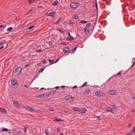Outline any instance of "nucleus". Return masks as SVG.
<instances>
[{
  "label": "nucleus",
  "mask_w": 135,
  "mask_h": 135,
  "mask_svg": "<svg viewBox=\"0 0 135 135\" xmlns=\"http://www.w3.org/2000/svg\"><path fill=\"white\" fill-rule=\"evenodd\" d=\"M65 100H69L70 101H71L74 100V98L70 95H68L65 97Z\"/></svg>",
  "instance_id": "1"
},
{
  "label": "nucleus",
  "mask_w": 135,
  "mask_h": 135,
  "mask_svg": "<svg viewBox=\"0 0 135 135\" xmlns=\"http://www.w3.org/2000/svg\"><path fill=\"white\" fill-rule=\"evenodd\" d=\"M95 95L98 97L100 96H103L104 95V94L102 92L100 91H97L95 93Z\"/></svg>",
  "instance_id": "2"
},
{
  "label": "nucleus",
  "mask_w": 135,
  "mask_h": 135,
  "mask_svg": "<svg viewBox=\"0 0 135 135\" xmlns=\"http://www.w3.org/2000/svg\"><path fill=\"white\" fill-rule=\"evenodd\" d=\"M77 4L75 3H72L70 4V7L73 8H75L77 7L78 6Z\"/></svg>",
  "instance_id": "3"
},
{
  "label": "nucleus",
  "mask_w": 135,
  "mask_h": 135,
  "mask_svg": "<svg viewBox=\"0 0 135 135\" xmlns=\"http://www.w3.org/2000/svg\"><path fill=\"white\" fill-rule=\"evenodd\" d=\"M22 70V68L21 67H18L16 70V72H18V74H17V75H19V74L20 73Z\"/></svg>",
  "instance_id": "4"
},
{
  "label": "nucleus",
  "mask_w": 135,
  "mask_h": 135,
  "mask_svg": "<svg viewBox=\"0 0 135 135\" xmlns=\"http://www.w3.org/2000/svg\"><path fill=\"white\" fill-rule=\"evenodd\" d=\"M13 103L16 107H19L20 105L18 102L16 100H14Z\"/></svg>",
  "instance_id": "5"
},
{
  "label": "nucleus",
  "mask_w": 135,
  "mask_h": 135,
  "mask_svg": "<svg viewBox=\"0 0 135 135\" xmlns=\"http://www.w3.org/2000/svg\"><path fill=\"white\" fill-rule=\"evenodd\" d=\"M0 112L3 114H6L7 113V110L1 108H0Z\"/></svg>",
  "instance_id": "6"
},
{
  "label": "nucleus",
  "mask_w": 135,
  "mask_h": 135,
  "mask_svg": "<svg viewBox=\"0 0 135 135\" xmlns=\"http://www.w3.org/2000/svg\"><path fill=\"white\" fill-rule=\"evenodd\" d=\"M27 107L29 110L31 112H35V110L32 107H30L29 106H27Z\"/></svg>",
  "instance_id": "7"
},
{
  "label": "nucleus",
  "mask_w": 135,
  "mask_h": 135,
  "mask_svg": "<svg viewBox=\"0 0 135 135\" xmlns=\"http://www.w3.org/2000/svg\"><path fill=\"white\" fill-rule=\"evenodd\" d=\"M108 93L110 94L113 95L116 93V91L114 90H110L109 91Z\"/></svg>",
  "instance_id": "8"
},
{
  "label": "nucleus",
  "mask_w": 135,
  "mask_h": 135,
  "mask_svg": "<svg viewBox=\"0 0 135 135\" xmlns=\"http://www.w3.org/2000/svg\"><path fill=\"white\" fill-rule=\"evenodd\" d=\"M17 82V80L15 79L12 80L11 82V84L13 85H15Z\"/></svg>",
  "instance_id": "9"
},
{
  "label": "nucleus",
  "mask_w": 135,
  "mask_h": 135,
  "mask_svg": "<svg viewBox=\"0 0 135 135\" xmlns=\"http://www.w3.org/2000/svg\"><path fill=\"white\" fill-rule=\"evenodd\" d=\"M55 12H50V13H48L47 14V15L48 16H53L54 14L56 13Z\"/></svg>",
  "instance_id": "10"
},
{
  "label": "nucleus",
  "mask_w": 135,
  "mask_h": 135,
  "mask_svg": "<svg viewBox=\"0 0 135 135\" xmlns=\"http://www.w3.org/2000/svg\"><path fill=\"white\" fill-rule=\"evenodd\" d=\"M84 31L85 34L87 35L89 33V31L88 28H84Z\"/></svg>",
  "instance_id": "11"
},
{
  "label": "nucleus",
  "mask_w": 135,
  "mask_h": 135,
  "mask_svg": "<svg viewBox=\"0 0 135 135\" xmlns=\"http://www.w3.org/2000/svg\"><path fill=\"white\" fill-rule=\"evenodd\" d=\"M107 110L108 111L111 112L112 113H114V110L110 108H108L107 109Z\"/></svg>",
  "instance_id": "12"
},
{
  "label": "nucleus",
  "mask_w": 135,
  "mask_h": 135,
  "mask_svg": "<svg viewBox=\"0 0 135 135\" xmlns=\"http://www.w3.org/2000/svg\"><path fill=\"white\" fill-rule=\"evenodd\" d=\"M69 51V49L68 47H65L64 50V52L67 53Z\"/></svg>",
  "instance_id": "13"
},
{
  "label": "nucleus",
  "mask_w": 135,
  "mask_h": 135,
  "mask_svg": "<svg viewBox=\"0 0 135 135\" xmlns=\"http://www.w3.org/2000/svg\"><path fill=\"white\" fill-rule=\"evenodd\" d=\"M59 2L58 1L56 0L53 3V5L54 6H56L58 4Z\"/></svg>",
  "instance_id": "14"
},
{
  "label": "nucleus",
  "mask_w": 135,
  "mask_h": 135,
  "mask_svg": "<svg viewBox=\"0 0 135 135\" xmlns=\"http://www.w3.org/2000/svg\"><path fill=\"white\" fill-rule=\"evenodd\" d=\"M61 20V18L60 17L59 18V19L56 21L54 23V24H58L60 22V21Z\"/></svg>",
  "instance_id": "15"
},
{
  "label": "nucleus",
  "mask_w": 135,
  "mask_h": 135,
  "mask_svg": "<svg viewBox=\"0 0 135 135\" xmlns=\"http://www.w3.org/2000/svg\"><path fill=\"white\" fill-rule=\"evenodd\" d=\"M121 71H120L116 74V76L118 77H120L121 76Z\"/></svg>",
  "instance_id": "16"
},
{
  "label": "nucleus",
  "mask_w": 135,
  "mask_h": 135,
  "mask_svg": "<svg viewBox=\"0 0 135 135\" xmlns=\"http://www.w3.org/2000/svg\"><path fill=\"white\" fill-rule=\"evenodd\" d=\"M74 40L73 38L72 37H71V38H69L68 37H67L66 38V40L67 41H70L73 40Z\"/></svg>",
  "instance_id": "17"
},
{
  "label": "nucleus",
  "mask_w": 135,
  "mask_h": 135,
  "mask_svg": "<svg viewBox=\"0 0 135 135\" xmlns=\"http://www.w3.org/2000/svg\"><path fill=\"white\" fill-rule=\"evenodd\" d=\"M45 95L44 94H42L41 95H38L37 96V97L38 98V97H45Z\"/></svg>",
  "instance_id": "18"
},
{
  "label": "nucleus",
  "mask_w": 135,
  "mask_h": 135,
  "mask_svg": "<svg viewBox=\"0 0 135 135\" xmlns=\"http://www.w3.org/2000/svg\"><path fill=\"white\" fill-rule=\"evenodd\" d=\"M6 40H3V41H2L1 42V45H3V44H5L6 42Z\"/></svg>",
  "instance_id": "19"
},
{
  "label": "nucleus",
  "mask_w": 135,
  "mask_h": 135,
  "mask_svg": "<svg viewBox=\"0 0 135 135\" xmlns=\"http://www.w3.org/2000/svg\"><path fill=\"white\" fill-rule=\"evenodd\" d=\"M90 90L89 89H88L84 92V93L85 94H88L90 92Z\"/></svg>",
  "instance_id": "20"
},
{
  "label": "nucleus",
  "mask_w": 135,
  "mask_h": 135,
  "mask_svg": "<svg viewBox=\"0 0 135 135\" xmlns=\"http://www.w3.org/2000/svg\"><path fill=\"white\" fill-rule=\"evenodd\" d=\"M72 109L75 111H80V110H79V108H73Z\"/></svg>",
  "instance_id": "21"
},
{
  "label": "nucleus",
  "mask_w": 135,
  "mask_h": 135,
  "mask_svg": "<svg viewBox=\"0 0 135 135\" xmlns=\"http://www.w3.org/2000/svg\"><path fill=\"white\" fill-rule=\"evenodd\" d=\"M35 0H28V2L30 4H31L35 1Z\"/></svg>",
  "instance_id": "22"
},
{
  "label": "nucleus",
  "mask_w": 135,
  "mask_h": 135,
  "mask_svg": "<svg viewBox=\"0 0 135 135\" xmlns=\"http://www.w3.org/2000/svg\"><path fill=\"white\" fill-rule=\"evenodd\" d=\"M87 21H84V20H82L80 22V23H87Z\"/></svg>",
  "instance_id": "23"
},
{
  "label": "nucleus",
  "mask_w": 135,
  "mask_h": 135,
  "mask_svg": "<svg viewBox=\"0 0 135 135\" xmlns=\"http://www.w3.org/2000/svg\"><path fill=\"white\" fill-rule=\"evenodd\" d=\"M86 110V109L85 108H84L82 110H81V111L83 113H84L85 112V111Z\"/></svg>",
  "instance_id": "24"
},
{
  "label": "nucleus",
  "mask_w": 135,
  "mask_h": 135,
  "mask_svg": "<svg viewBox=\"0 0 135 135\" xmlns=\"http://www.w3.org/2000/svg\"><path fill=\"white\" fill-rule=\"evenodd\" d=\"M8 131V129L6 128H4L3 129H2L1 131Z\"/></svg>",
  "instance_id": "25"
},
{
  "label": "nucleus",
  "mask_w": 135,
  "mask_h": 135,
  "mask_svg": "<svg viewBox=\"0 0 135 135\" xmlns=\"http://www.w3.org/2000/svg\"><path fill=\"white\" fill-rule=\"evenodd\" d=\"M45 69V68H41L39 71L38 72L39 73H42L43 71H44Z\"/></svg>",
  "instance_id": "26"
},
{
  "label": "nucleus",
  "mask_w": 135,
  "mask_h": 135,
  "mask_svg": "<svg viewBox=\"0 0 135 135\" xmlns=\"http://www.w3.org/2000/svg\"><path fill=\"white\" fill-rule=\"evenodd\" d=\"M90 23H88L86 25V27L85 28H89V27L90 26Z\"/></svg>",
  "instance_id": "27"
},
{
  "label": "nucleus",
  "mask_w": 135,
  "mask_h": 135,
  "mask_svg": "<svg viewBox=\"0 0 135 135\" xmlns=\"http://www.w3.org/2000/svg\"><path fill=\"white\" fill-rule=\"evenodd\" d=\"M12 29H13L12 27H10L8 28H7V30L9 31H10L12 30Z\"/></svg>",
  "instance_id": "28"
},
{
  "label": "nucleus",
  "mask_w": 135,
  "mask_h": 135,
  "mask_svg": "<svg viewBox=\"0 0 135 135\" xmlns=\"http://www.w3.org/2000/svg\"><path fill=\"white\" fill-rule=\"evenodd\" d=\"M77 46L76 47L74 48V49H73L72 50V52L73 53H74L75 52V51L77 49Z\"/></svg>",
  "instance_id": "29"
},
{
  "label": "nucleus",
  "mask_w": 135,
  "mask_h": 135,
  "mask_svg": "<svg viewBox=\"0 0 135 135\" xmlns=\"http://www.w3.org/2000/svg\"><path fill=\"white\" fill-rule=\"evenodd\" d=\"M87 83V82H85V83H84V84H83L81 86H82V87H83L85 86L86 85V84Z\"/></svg>",
  "instance_id": "30"
},
{
  "label": "nucleus",
  "mask_w": 135,
  "mask_h": 135,
  "mask_svg": "<svg viewBox=\"0 0 135 135\" xmlns=\"http://www.w3.org/2000/svg\"><path fill=\"white\" fill-rule=\"evenodd\" d=\"M34 27V26H32L29 27L28 28V29H27V30H31L32 29L33 27Z\"/></svg>",
  "instance_id": "31"
},
{
  "label": "nucleus",
  "mask_w": 135,
  "mask_h": 135,
  "mask_svg": "<svg viewBox=\"0 0 135 135\" xmlns=\"http://www.w3.org/2000/svg\"><path fill=\"white\" fill-rule=\"evenodd\" d=\"M74 18L75 19H77L78 18V16L77 15H75L74 16Z\"/></svg>",
  "instance_id": "32"
},
{
  "label": "nucleus",
  "mask_w": 135,
  "mask_h": 135,
  "mask_svg": "<svg viewBox=\"0 0 135 135\" xmlns=\"http://www.w3.org/2000/svg\"><path fill=\"white\" fill-rule=\"evenodd\" d=\"M61 44L64 45H66L67 44V43L66 42H63Z\"/></svg>",
  "instance_id": "33"
},
{
  "label": "nucleus",
  "mask_w": 135,
  "mask_h": 135,
  "mask_svg": "<svg viewBox=\"0 0 135 135\" xmlns=\"http://www.w3.org/2000/svg\"><path fill=\"white\" fill-rule=\"evenodd\" d=\"M32 11L31 10H30L29 11L27 12V14H31Z\"/></svg>",
  "instance_id": "34"
},
{
  "label": "nucleus",
  "mask_w": 135,
  "mask_h": 135,
  "mask_svg": "<svg viewBox=\"0 0 135 135\" xmlns=\"http://www.w3.org/2000/svg\"><path fill=\"white\" fill-rule=\"evenodd\" d=\"M69 24L71 25H73L74 24V23L73 22L70 21L69 22Z\"/></svg>",
  "instance_id": "35"
},
{
  "label": "nucleus",
  "mask_w": 135,
  "mask_h": 135,
  "mask_svg": "<svg viewBox=\"0 0 135 135\" xmlns=\"http://www.w3.org/2000/svg\"><path fill=\"white\" fill-rule=\"evenodd\" d=\"M59 30L60 31L61 33H63V32L59 28Z\"/></svg>",
  "instance_id": "36"
},
{
  "label": "nucleus",
  "mask_w": 135,
  "mask_h": 135,
  "mask_svg": "<svg viewBox=\"0 0 135 135\" xmlns=\"http://www.w3.org/2000/svg\"><path fill=\"white\" fill-rule=\"evenodd\" d=\"M49 44L50 45H51L52 44V41H50L49 42Z\"/></svg>",
  "instance_id": "37"
},
{
  "label": "nucleus",
  "mask_w": 135,
  "mask_h": 135,
  "mask_svg": "<svg viewBox=\"0 0 135 135\" xmlns=\"http://www.w3.org/2000/svg\"><path fill=\"white\" fill-rule=\"evenodd\" d=\"M67 33L68 35L70 37H72L71 36L70 33L69 32H67Z\"/></svg>",
  "instance_id": "38"
},
{
  "label": "nucleus",
  "mask_w": 135,
  "mask_h": 135,
  "mask_svg": "<svg viewBox=\"0 0 135 135\" xmlns=\"http://www.w3.org/2000/svg\"><path fill=\"white\" fill-rule=\"evenodd\" d=\"M50 110L51 111H52L54 110V109L50 107L49 108Z\"/></svg>",
  "instance_id": "39"
},
{
  "label": "nucleus",
  "mask_w": 135,
  "mask_h": 135,
  "mask_svg": "<svg viewBox=\"0 0 135 135\" xmlns=\"http://www.w3.org/2000/svg\"><path fill=\"white\" fill-rule=\"evenodd\" d=\"M54 120V121H60V120H58V119H55Z\"/></svg>",
  "instance_id": "40"
},
{
  "label": "nucleus",
  "mask_w": 135,
  "mask_h": 135,
  "mask_svg": "<svg viewBox=\"0 0 135 135\" xmlns=\"http://www.w3.org/2000/svg\"><path fill=\"white\" fill-rule=\"evenodd\" d=\"M57 131L58 132H60V129L59 128H57Z\"/></svg>",
  "instance_id": "41"
},
{
  "label": "nucleus",
  "mask_w": 135,
  "mask_h": 135,
  "mask_svg": "<svg viewBox=\"0 0 135 135\" xmlns=\"http://www.w3.org/2000/svg\"><path fill=\"white\" fill-rule=\"evenodd\" d=\"M95 5H96V9H97L98 8V6H97V2H96Z\"/></svg>",
  "instance_id": "42"
},
{
  "label": "nucleus",
  "mask_w": 135,
  "mask_h": 135,
  "mask_svg": "<svg viewBox=\"0 0 135 135\" xmlns=\"http://www.w3.org/2000/svg\"><path fill=\"white\" fill-rule=\"evenodd\" d=\"M45 133L47 135H48L49 134L48 132L47 131H46Z\"/></svg>",
  "instance_id": "43"
},
{
  "label": "nucleus",
  "mask_w": 135,
  "mask_h": 135,
  "mask_svg": "<svg viewBox=\"0 0 135 135\" xmlns=\"http://www.w3.org/2000/svg\"><path fill=\"white\" fill-rule=\"evenodd\" d=\"M4 47V46L3 45H2V46L0 47V50L2 49Z\"/></svg>",
  "instance_id": "44"
},
{
  "label": "nucleus",
  "mask_w": 135,
  "mask_h": 135,
  "mask_svg": "<svg viewBox=\"0 0 135 135\" xmlns=\"http://www.w3.org/2000/svg\"><path fill=\"white\" fill-rule=\"evenodd\" d=\"M15 133H16V135H18L19 134V133L16 132H15L13 134L14 135L15 134Z\"/></svg>",
  "instance_id": "45"
},
{
  "label": "nucleus",
  "mask_w": 135,
  "mask_h": 135,
  "mask_svg": "<svg viewBox=\"0 0 135 135\" xmlns=\"http://www.w3.org/2000/svg\"><path fill=\"white\" fill-rule=\"evenodd\" d=\"M59 59H57L56 61V62L54 63H56V62H57L59 61Z\"/></svg>",
  "instance_id": "46"
},
{
  "label": "nucleus",
  "mask_w": 135,
  "mask_h": 135,
  "mask_svg": "<svg viewBox=\"0 0 135 135\" xmlns=\"http://www.w3.org/2000/svg\"><path fill=\"white\" fill-rule=\"evenodd\" d=\"M49 61L50 62H54V60H49Z\"/></svg>",
  "instance_id": "47"
},
{
  "label": "nucleus",
  "mask_w": 135,
  "mask_h": 135,
  "mask_svg": "<svg viewBox=\"0 0 135 135\" xmlns=\"http://www.w3.org/2000/svg\"><path fill=\"white\" fill-rule=\"evenodd\" d=\"M38 65L39 66H41L42 64L41 63H38Z\"/></svg>",
  "instance_id": "48"
},
{
  "label": "nucleus",
  "mask_w": 135,
  "mask_h": 135,
  "mask_svg": "<svg viewBox=\"0 0 135 135\" xmlns=\"http://www.w3.org/2000/svg\"><path fill=\"white\" fill-rule=\"evenodd\" d=\"M27 127H25V131H25V132H26V129H27Z\"/></svg>",
  "instance_id": "49"
},
{
  "label": "nucleus",
  "mask_w": 135,
  "mask_h": 135,
  "mask_svg": "<svg viewBox=\"0 0 135 135\" xmlns=\"http://www.w3.org/2000/svg\"><path fill=\"white\" fill-rule=\"evenodd\" d=\"M131 126V123H129V125H128V127H130Z\"/></svg>",
  "instance_id": "50"
},
{
  "label": "nucleus",
  "mask_w": 135,
  "mask_h": 135,
  "mask_svg": "<svg viewBox=\"0 0 135 135\" xmlns=\"http://www.w3.org/2000/svg\"><path fill=\"white\" fill-rule=\"evenodd\" d=\"M46 60H44L43 61H42V62L44 63H45L46 62Z\"/></svg>",
  "instance_id": "51"
},
{
  "label": "nucleus",
  "mask_w": 135,
  "mask_h": 135,
  "mask_svg": "<svg viewBox=\"0 0 135 135\" xmlns=\"http://www.w3.org/2000/svg\"><path fill=\"white\" fill-rule=\"evenodd\" d=\"M77 87V86L76 85H75L73 87V88H76Z\"/></svg>",
  "instance_id": "52"
},
{
  "label": "nucleus",
  "mask_w": 135,
  "mask_h": 135,
  "mask_svg": "<svg viewBox=\"0 0 135 135\" xmlns=\"http://www.w3.org/2000/svg\"><path fill=\"white\" fill-rule=\"evenodd\" d=\"M56 90H54V91H52L51 92H52L53 93H55L56 92Z\"/></svg>",
  "instance_id": "53"
},
{
  "label": "nucleus",
  "mask_w": 135,
  "mask_h": 135,
  "mask_svg": "<svg viewBox=\"0 0 135 135\" xmlns=\"http://www.w3.org/2000/svg\"><path fill=\"white\" fill-rule=\"evenodd\" d=\"M132 133H128L127 134V135H132Z\"/></svg>",
  "instance_id": "54"
},
{
  "label": "nucleus",
  "mask_w": 135,
  "mask_h": 135,
  "mask_svg": "<svg viewBox=\"0 0 135 135\" xmlns=\"http://www.w3.org/2000/svg\"><path fill=\"white\" fill-rule=\"evenodd\" d=\"M97 117L98 118V119L99 120H100V118H99V116H97Z\"/></svg>",
  "instance_id": "55"
},
{
  "label": "nucleus",
  "mask_w": 135,
  "mask_h": 135,
  "mask_svg": "<svg viewBox=\"0 0 135 135\" xmlns=\"http://www.w3.org/2000/svg\"><path fill=\"white\" fill-rule=\"evenodd\" d=\"M41 50L40 49L38 50H37V52H41Z\"/></svg>",
  "instance_id": "56"
},
{
  "label": "nucleus",
  "mask_w": 135,
  "mask_h": 135,
  "mask_svg": "<svg viewBox=\"0 0 135 135\" xmlns=\"http://www.w3.org/2000/svg\"><path fill=\"white\" fill-rule=\"evenodd\" d=\"M112 107L114 109H116V107L115 106H113Z\"/></svg>",
  "instance_id": "57"
},
{
  "label": "nucleus",
  "mask_w": 135,
  "mask_h": 135,
  "mask_svg": "<svg viewBox=\"0 0 135 135\" xmlns=\"http://www.w3.org/2000/svg\"><path fill=\"white\" fill-rule=\"evenodd\" d=\"M28 30H27H27L26 31V30H24V32H28Z\"/></svg>",
  "instance_id": "58"
},
{
  "label": "nucleus",
  "mask_w": 135,
  "mask_h": 135,
  "mask_svg": "<svg viewBox=\"0 0 135 135\" xmlns=\"http://www.w3.org/2000/svg\"><path fill=\"white\" fill-rule=\"evenodd\" d=\"M61 87H62V88L63 89H64V87H65V86H61Z\"/></svg>",
  "instance_id": "59"
},
{
  "label": "nucleus",
  "mask_w": 135,
  "mask_h": 135,
  "mask_svg": "<svg viewBox=\"0 0 135 135\" xmlns=\"http://www.w3.org/2000/svg\"><path fill=\"white\" fill-rule=\"evenodd\" d=\"M135 64V61H134V62L133 63V64L131 66V67H132V66L134 65V64Z\"/></svg>",
  "instance_id": "60"
},
{
  "label": "nucleus",
  "mask_w": 135,
  "mask_h": 135,
  "mask_svg": "<svg viewBox=\"0 0 135 135\" xmlns=\"http://www.w3.org/2000/svg\"><path fill=\"white\" fill-rule=\"evenodd\" d=\"M3 26H4L3 25H0V27H1V28L2 27H3Z\"/></svg>",
  "instance_id": "61"
},
{
  "label": "nucleus",
  "mask_w": 135,
  "mask_h": 135,
  "mask_svg": "<svg viewBox=\"0 0 135 135\" xmlns=\"http://www.w3.org/2000/svg\"><path fill=\"white\" fill-rule=\"evenodd\" d=\"M24 86L26 87H28V86L27 85H24Z\"/></svg>",
  "instance_id": "62"
},
{
  "label": "nucleus",
  "mask_w": 135,
  "mask_h": 135,
  "mask_svg": "<svg viewBox=\"0 0 135 135\" xmlns=\"http://www.w3.org/2000/svg\"><path fill=\"white\" fill-rule=\"evenodd\" d=\"M29 66V65H26V67H27L28 66Z\"/></svg>",
  "instance_id": "63"
},
{
  "label": "nucleus",
  "mask_w": 135,
  "mask_h": 135,
  "mask_svg": "<svg viewBox=\"0 0 135 135\" xmlns=\"http://www.w3.org/2000/svg\"><path fill=\"white\" fill-rule=\"evenodd\" d=\"M60 135H64L62 133H61L60 134Z\"/></svg>",
  "instance_id": "64"
}]
</instances>
